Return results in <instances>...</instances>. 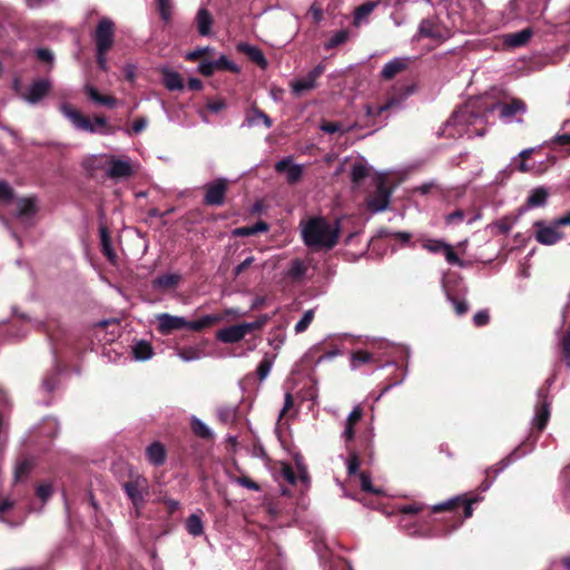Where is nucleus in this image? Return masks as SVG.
Wrapping results in <instances>:
<instances>
[{
	"label": "nucleus",
	"mask_w": 570,
	"mask_h": 570,
	"mask_svg": "<svg viewBox=\"0 0 570 570\" xmlns=\"http://www.w3.org/2000/svg\"><path fill=\"white\" fill-rule=\"evenodd\" d=\"M479 500V498H473L471 500H462L461 497H455L445 502L433 505L432 510L433 512H439L442 510H452L454 511L455 514H458L456 510L459 509L460 505H462L463 519H468L473 513L472 504L478 502Z\"/></svg>",
	"instance_id": "f3484780"
},
{
	"label": "nucleus",
	"mask_w": 570,
	"mask_h": 570,
	"mask_svg": "<svg viewBox=\"0 0 570 570\" xmlns=\"http://www.w3.org/2000/svg\"><path fill=\"white\" fill-rule=\"evenodd\" d=\"M86 92L88 97L95 101L98 105L107 106V107H115L116 106V99L110 96H102L100 95L96 88L92 86H86Z\"/></svg>",
	"instance_id": "4c0bfd02"
},
{
	"label": "nucleus",
	"mask_w": 570,
	"mask_h": 570,
	"mask_svg": "<svg viewBox=\"0 0 570 570\" xmlns=\"http://www.w3.org/2000/svg\"><path fill=\"white\" fill-rule=\"evenodd\" d=\"M424 509V504L419 502L401 504L397 507V511L403 514L402 517L414 515Z\"/></svg>",
	"instance_id": "3c124183"
},
{
	"label": "nucleus",
	"mask_w": 570,
	"mask_h": 570,
	"mask_svg": "<svg viewBox=\"0 0 570 570\" xmlns=\"http://www.w3.org/2000/svg\"><path fill=\"white\" fill-rule=\"evenodd\" d=\"M228 188V179L218 177L204 186V204L208 206H222Z\"/></svg>",
	"instance_id": "9d476101"
},
{
	"label": "nucleus",
	"mask_w": 570,
	"mask_h": 570,
	"mask_svg": "<svg viewBox=\"0 0 570 570\" xmlns=\"http://www.w3.org/2000/svg\"><path fill=\"white\" fill-rule=\"evenodd\" d=\"M303 243L314 250H330L338 242L340 222H328L322 216L311 217L301 223Z\"/></svg>",
	"instance_id": "f03ea898"
},
{
	"label": "nucleus",
	"mask_w": 570,
	"mask_h": 570,
	"mask_svg": "<svg viewBox=\"0 0 570 570\" xmlns=\"http://www.w3.org/2000/svg\"><path fill=\"white\" fill-rule=\"evenodd\" d=\"M238 49L242 52L246 53L248 58L257 66H259L262 69L267 68L268 61L264 56L263 51L258 47L248 43H240L238 45Z\"/></svg>",
	"instance_id": "cd10ccee"
},
{
	"label": "nucleus",
	"mask_w": 570,
	"mask_h": 570,
	"mask_svg": "<svg viewBox=\"0 0 570 570\" xmlns=\"http://www.w3.org/2000/svg\"><path fill=\"white\" fill-rule=\"evenodd\" d=\"M217 70L219 69H228V70H233V71H236L237 70V67L234 65V62H232L226 56L222 55L219 58H217L216 60H213Z\"/></svg>",
	"instance_id": "680f3d73"
},
{
	"label": "nucleus",
	"mask_w": 570,
	"mask_h": 570,
	"mask_svg": "<svg viewBox=\"0 0 570 570\" xmlns=\"http://www.w3.org/2000/svg\"><path fill=\"white\" fill-rule=\"evenodd\" d=\"M313 317H314V312H313V309H308V311H306V312L303 314V316L301 317V320L295 324V331H296V333H302V332H304V331L309 326V324L312 323Z\"/></svg>",
	"instance_id": "5fc2aeb1"
},
{
	"label": "nucleus",
	"mask_w": 570,
	"mask_h": 570,
	"mask_svg": "<svg viewBox=\"0 0 570 570\" xmlns=\"http://www.w3.org/2000/svg\"><path fill=\"white\" fill-rule=\"evenodd\" d=\"M277 173H286L288 184H296L304 174V167L301 164H294L292 156H287L275 164Z\"/></svg>",
	"instance_id": "6ab92c4d"
},
{
	"label": "nucleus",
	"mask_w": 570,
	"mask_h": 570,
	"mask_svg": "<svg viewBox=\"0 0 570 570\" xmlns=\"http://www.w3.org/2000/svg\"><path fill=\"white\" fill-rule=\"evenodd\" d=\"M43 423L48 430V436L55 438L59 433V422L55 417H46Z\"/></svg>",
	"instance_id": "052dcab7"
},
{
	"label": "nucleus",
	"mask_w": 570,
	"mask_h": 570,
	"mask_svg": "<svg viewBox=\"0 0 570 570\" xmlns=\"http://www.w3.org/2000/svg\"><path fill=\"white\" fill-rule=\"evenodd\" d=\"M108 166L106 168V175L115 180L128 178L134 174L132 164L129 158H118L116 156H108Z\"/></svg>",
	"instance_id": "f8f14e48"
},
{
	"label": "nucleus",
	"mask_w": 570,
	"mask_h": 570,
	"mask_svg": "<svg viewBox=\"0 0 570 570\" xmlns=\"http://www.w3.org/2000/svg\"><path fill=\"white\" fill-rule=\"evenodd\" d=\"M549 191L546 187L540 186L532 189L527 198L525 208L542 207L547 204Z\"/></svg>",
	"instance_id": "c85d7f7f"
},
{
	"label": "nucleus",
	"mask_w": 570,
	"mask_h": 570,
	"mask_svg": "<svg viewBox=\"0 0 570 570\" xmlns=\"http://www.w3.org/2000/svg\"><path fill=\"white\" fill-rule=\"evenodd\" d=\"M297 469H298V475H296L293 466H291L289 464H285L282 468L281 475L289 484H295L298 480H301L304 484H308L309 476H308L306 468L304 465L297 463Z\"/></svg>",
	"instance_id": "5701e85b"
},
{
	"label": "nucleus",
	"mask_w": 570,
	"mask_h": 570,
	"mask_svg": "<svg viewBox=\"0 0 570 570\" xmlns=\"http://www.w3.org/2000/svg\"><path fill=\"white\" fill-rule=\"evenodd\" d=\"M178 357L184 362H191L199 358V352L195 348H187L178 352Z\"/></svg>",
	"instance_id": "e2e57ef3"
},
{
	"label": "nucleus",
	"mask_w": 570,
	"mask_h": 570,
	"mask_svg": "<svg viewBox=\"0 0 570 570\" xmlns=\"http://www.w3.org/2000/svg\"><path fill=\"white\" fill-rule=\"evenodd\" d=\"M363 417V407L357 404L348 413L347 417L343 422V430L341 432V439L344 442L345 449L350 448V444L355 440V426Z\"/></svg>",
	"instance_id": "2eb2a0df"
},
{
	"label": "nucleus",
	"mask_w": 570,
	"mask_h": 570,
	"mask_svg": "<svg viewBox=\"0 0 570 570\" xmlns=\"http://www.w3.org/2000/svg\"><path fill=\"white\" fill-rule=\"evenodd\" d=\"M146 456L153 465H161L166 459V451L164 445L159 442L151 443L146 449Z\"/></svg>",
	"instance_id": "2f4dec72"
},
{
	"label": "nucleus",
	"mask_w": 570,
	"mask_h": 570,
	"mask_svg": "<svg viewBox=\"0 0 570 570\" xmlns=\"http://www.w3.org/2000/svg\"><path fill=\"white\" fill-rule=\"evenodd\" d=\"M218 318L214 315H204L203 317L196 320V321H187L183 316H175L170 315L168 313H163L157 316L158 321V331L164 334L168 335L174 331L187 328L194 332L200 331L214 322H216Z\"/></svg>",
	"instance_id": "20e7f679"
},
{
	"label": "nucleus",
	"mask_w": 570,
	"mask_h": 570,
	"mask_svg": "<svg viewBox=\"0 0 570 570\" xmlns=\"http://www.w3.org/2000/svg\"><path fill=\"white\" fill-rule=\"evenodd\" d=\"M238 407L236 405H225L217 410V416L224 424H232L236 421Z\"/></svg>",
	"instance_id": "a19ab883"
},
{
	"label": "nucleus",
	"mask_w": 570,
	"mask_h": 570,
	"mask_svg": "<svg viewBox=\"0 0 570 570\" xmlns=\"http://www.w3.org/2000/svg\"><path fill=\"white\" fill-rule=\"evenodd\" d=\"M37 210L38 208L33 198H20L17 202L16 218L21 225L29 227L33 224Z\"/></svg>",
	"instance_id": "a211bd4d"
},
{
	"label": "nucleus",
	"mask_w": 570,
	"mask_h": 570,
	"mask_svg": "<svg viewBox=\"0 0 570 570\" xmlns=\"http://www.w3.org/2000/svg\"><path fill=\"white\" fill-rule=\"evenodd\" d=\"M59 109L77 131L100 135H110L112 132L107 118L104 116H96L91 120L79 110L72 108L69 104H61Z\"/></svg>",
	"instance_id": "7ed1b4c3"
},
{
	"label": "nucleus",
	"mask_w": 570,
	"mask_h": 570,
	"mask_svg": "<svg viewBox=\"0 0 570 570\" xmlns=\"http://www.w3.org/2000/svg\"><path fill=\"white\" fill-rule=\"evenodd\" d=\"M399 527L406 535L412 538L431 539L439 535L425 520L412 522L409 518L401 517Z\"/></svg>",
	"instance_id": "9b49d317"
},
{
	"label": "nucleus",
	"mask_w": 570,
	"mask_h": 570,
	"mask_svg": "<svg viewBox=\"0 0 570 570\" xmlns=\"http://www.w3.org/2000/svg\"><path fill=\"white\" fill-rule=\"evenodd\" d=\"M476 102H469L450 117L438 132L448 138H474L485 134V114L476 109Z\"/></svg>",
	"instance_id": "f257e3e1"
},
{
	"label": "nucleus",
	"mask_w": 570,
	"mask_h": 570,
	"mask_svg": "<svg viewBox=\"0 0 570 570\" xmlns=\"http://www.w3.org/2000/svg\"><path fill=\"white\" fill-rule=\"evenodd\" d=\"M217 70L213 60L202 61L198 66V71L204 76H212Z\"/></svg>",
	"instance_id": "69168bd1"
},
{
	"label": "nucleus",
	"mask_w": 570,
	"mask_h": 570,
	"mask_svg": "<svg viewBox=\"0 0 570 570\" xmlns=\"http://www.w3.org/2000/svg\"><path fill=\"white\" fill-rule=\"evenodd\" d=\"M100 245L102 254L108 258L109 262L114 263L116 259V253L112 247V240L106 226L99 227Z\"/></svg>",
	"instance_id": "72a5a7b5"
},
{
	"label": "nucleus",
	"mask_w": 570,
	"mask_h": 570,
	"mask_svg": "<svg viewBox=\"0 0 570 570\" xmlns=\"http://www.w3.org/2000/svg\"><path fill=\"white\" fill-rule=\"evenodd\" d=\"M307 273V264L304 259L294 258L289 262L288 268L285 271L284 276L292 282H301Z\"/></svg>",
	"instance_id": "b1692460"
},
{
	"label": "nucleus",
	"mask_w": 570,
	"mask_h": 570,
	"mask_svg": "<svg viewBox=\"0 0 570 570\" xmlns=\"http://www.w3.org/2000/svg\"><path fill=\"white\" fill-rule=\"evenodd\" d=\"M262 322H249L230 325L219 330L216 334L218 341L223 343H236L243 340L248 333L256 328H261Z\"/></svg>",
	"instance_id": "1a4fd4ad"
},
{
	"label": "nucleus",
	"mask_w": 570,
	"mask_h": 570,
	"mask_svg": "<svg viewBox=\"0 0 570 570\" xmlns=\"http://www.w3.org/2000/svg\"><path fill=\"white\" fill-rule=\"evenodd\" d=\"M443 288H444V292H445V295H446V298L452 303L453 307H454V311L455 313L459 315V316H462L464 315L468 311H469V305L468 303L464 301V299H458L455 297H453L449 291L446 289V286L443 285Z\"/></svg>",
	"instance_id": "09e8293b"
},
{
	"label": "nucleus",
	"mask_w": 570,
	"mask_h": 570,
	"mask_svg": "<svg viewBox=\"0 0 570 570\" xmlns=\"http://www.w3.org/2000/svg\"><path fill=\"white\" fill-rule=\"evenodd\" d=\"M360 484H361V489L364 492L373 493V494H381L383 492L381 489L373 487L371 475L365 472L360 473Z\"/></svg>",
	"instance_id": "8fccbe9b"
},
{
	"label": "nucleus",
	"mask_w": 570,
	"mask_h": 570,
	"mask_svg": "<svg viewBox=\"0 0 570 570\" xmlns=\"http://www.w3.org/2000/svg\"><path fill=\"white\" fill-rule=\"evenodd\" d=\"M445 259L451 265H460L462 266V261L459 258V256L454 253L451 245H448L445 249L443 250Z\"/></svg>",
	"instance_id": "774afa93"
},
{
	"label": "nucleus",
	"mask_w": 570,
	"mask_h": 570,
	"mask_svg": "<svg viewBox=\"0 0 570 570\" xmlns=\"http://www.w3.org/2000/svg\"><path fill=\"white\" fill-rule=\"evenodd\" d=\"M464 219V212L462 209H456L453 213H450L445 216V223L448 225H458Z\"/></svg>",
	"instance_id": "338daca9"
},
{
	"label": "nucleus",
	"mask_w": 570,
	"mask_h": 570,
	"mask_svg": "<svg viewBox=\"0 0 570 570\" xmlns=\"http://www.w3.org/2000/svg\"><path fill=\"white\" fill-rule=\"evenodd\" d=\"M13 199V189L6 181H0V202L10 203Z\"/></svg>",
	"instance_id": "13d9d810"
},
{
	"label": "nucleus",
	"mask_w": 570,
	"mask_h": 570,
	"mask_svg": "<svg viewBox=\"0 0 570 570\" xmlns=\"http://www.w3.org/2000/svg\"><path fill=\"white\" fill-rule=\"evenodd\" d=\"M131 350L134 358L139 362L148 361L154 356L151 344L145 340L138 341Z\"/></svg>",
	"instance_id": "f704fd0d"
},
{
	"label": "nucleus",
	"mask_w": 570,
	"mask_h": 570,
	"mask_svg": "<svg viewBox=\"0 0 570 570\" xmlns=\"http://www.w3.org/2000/svg\"><path fill=\"white\" fill-rule=\"evenodd\" d=\"M375 355L368 351H356L351 355V367L352 370L360 368L363 364L374 362Z\"/></svg>",
	"instance_id": "e433bc0d"
},
{
	"label": "nucleus",
	"mask_w": 570,
	"mask_h": 570,
	"mask_svg": "<svg viewBox=\"0 0 570 570\" xmlns=\"http://www.w3.org/2000/svg\"><path fill=\"white\" fill-rule=\"evenodd\" d=\"M115 24L109 18H102L96 29L95 42L97 51H108L114 43Z\"/></svg>",
	"instance_id": "4468645a"
},
{
	"label": "nucleus",
	"mask_w": 570,
	"mask_h": 570,
	"mask_svg": "<svg viewBox=\"0 0 570 570\" xmlns=\"http://www.w3.org/2000/svg\"><path fill=\"white\" fill-rule=\"evenodd\" d=\"M391 193L383 183L379 184L375 193L367 199V208L376 214L387 208L390 204Z\"/></svg>",
	"instance_id": "aec40b11"
},
{
	"label": "nucleus",
	"mask_w": 570,
	"mask_h": 570,
	"mask_svg": "<svg viewBox=\"0 0 570 570\" xmlns=\"http://www.w3.org/2000/svg\"><path fill=\"white\" fill-rule=\"evenodd\" d=\"M259 125H264L266 128H271L273 122L269 116H267L264 111L256 107H253L246 114L245 119L240 127L252 128Z\"/></svg>",
	"instance_id": "412c9836"
},
{
	"label": "nucleus",
	"mask_w": 570,
	"mask_h": 570,
	"mask_svg": "<svg viewBox=\"0 0 570 570\" xmlns=\"http://www.w3.org/2000/svg\"><path fill=\"white\" fill-rule=\"evenodd\" d=\"M448 245L449 244H446L442 240L434 239V240H430V242L425 243L423 245V247L431 253H439V252H443Z\"/></svg>",
	"instance_id": "0e129e2a"
},
{
	"label": "nucleus",
	"mask_w": 570,
	"mask_h": 570,
	"mask_svg": "<svg viewBox=\"0 0 570 570\" xmlns=\"http://www.w3.org/2000/svg\"><path fill=\"white\" fill-rule=\"evenodd\" d=\"M50 89L51 81L49 79L38 78L21 94V98L29 105H36L49 94Z\"/></svg>",
	"instance_id": "dca6fc26"
},
{
	"label": "nucleus",
	"mask_w": 570,
	"mask_h": 570,
	"mask_svg": "<svg viewBox=\"0 0 570 570\" xmlns=\"http://www.w3.org/2000/svg\"><path fill=\"white\" fill-rule=\"evenodd\" d=\"M157 8L160 14V18L168 22L171 18V1L170 0H156Z\"/></svg>",
	"instance_id": "864d4df0"
},
{
	"label": "nucleus",
	"mask_w": 570,
	"mask_h": 570,
	"mask_svg": "<svg viewBox=\"0 0 570 570\" xmlns=\"http://www.w3.org/2000/svg\"><path fill=\"white\" fill-rule=\"evenodd\" d=\"M186 530L193 537H199L204 532V524L199 515L193 513L186 520Z\"/></svg>",
	"instance_id": "37998d69"
},
{
	"label": "nucleus",
	"mask_w": 570,
	"mask_h": 570,
	"mask_svg": "<svg viewBox=\"0 0 570 570\" xmlns=\"http://www.w3.org/2000/svg\"><path fill=\"white\" fill-rule=\"evenodd\" d=\"M180 279L181 276L178 273L161 274L151 281V287L163 292L174 289L178 286Z\"/></svg>",
	"instance_id": "4be33fe9"
},
{
	"label": "nucleus",
	"mask_w": 570,
	"mask_h": 570,
	"mask_svg": "<svg viewBox=\"0 0 570 570\" xmlns=\"http://www.w3.org/2000/svg\"><path fill=\"white\" fill-rule=\"evenodd\" d=\"M407 60L409 59L404 57H395L392 60L387 61L381 70V77L385 80L392 79L399 72L406 68Z\"/></svg>",
	"instance_id": "393cba45"
},
{
	"label": "nucleus",
	"mask_w": 570,
	"mask_h": 570,
	"mask_svg": "<svg viewBox=\"0 0 570 570\" xmlns=\"http://www.w3.org/2000/svg\"><path fill=\"white\" fill-rule=\"evenodd\" d=\"M190 426L193 432L202 439H212L214 436L213 431L207 426V424L196 416L191 417Z\"/></svg>",
	"instance_id": "79ce46f5"
},
{
	"label": "nucleus",
	"mask_w": 570,
	"mask_h": 570,
	"mask_svg": "<svg viewBox=\"0 0 570 570\" xmlns=\"http://www.w3.org/2000/svg\"><path fill=\"white\" fill-rule=\"evenodd\" d=\"M321 130L327 134H346L348 129H345V127L340 122H325L321 125Z\"/></svg>",
	"instance_id": "4d7b16f0"
},
{
	"label": "nucleus",
	"mask_w": 570,
	"mask_h": 570,
	"mask_svg": "<svg viewBox=\"0 0 570 570\" xmlns=\"http://www.w3.org/2000/svg\"><path fill=\"white\" fill-rule=\"evenodd\" d=\"M163 82L170 91L181 90L184 88V80L177 71L169 68H163Z\"/></svg>",
	"instance_id": "c756f323"
},
{
	"label": "nucleus",
	"mask_w": 570,
	"mask_h": 570,
	"mask_svg": "<svg viewBox=\"0 0 570 570\" xmlns=\"http://www.w3.org/2000/svg\"><path fill=\"white\" fill-rule=\"evenodd\" d=\"M570 225V212L554 219L551 224H544L543 222H537L534 224L535 230V239L543 245H554L558 243L563 234L560 233L559 228L561 226Z\"/></svg>",
	"instance_id": "39448f33"
},
{
	"label": "nucleus",
	"mask_w": 570,
	"mask_h": 570,
	"mask_svg": "<svg viewBox=\"0 0 570 570\" xmlns=\"http://www.w3.org/2000/svg\"><path fill=\"white\" fill-rule=\"evenodd\" d=\"M556 376L552 375L546 381L547 386L541 387L537 392L538 402L534 407L533 424L542 431L550 419L551 414V401L549 399V389L554 383Z\"/></svg>",
	"instance_id": "0eeeda50"
},
{
	"label": "nucleus",
	"mask_w": 570,
	"mask_h": 570,
	"mask_svg": "<svg viewBox=\"0 0 570 570\" xmlns=\"http://www.w3.org/2000/svg\"><path fill=\"white\" fill-rule=\"evenodd\" d=\"M559 346L566 365L570 368V321L567 330L559 335Z\"/></svg>",
	"instance_id": "58836bf2"
},
{
	"label": "nucleus",
	"mask_w": 570,
	"mask_h": 570,
	"mask_svg": "<svg viewBox=\"0 0 570 570\" xmlns=\"http://www.w3.org/2000/svg\"><path fill=\"white\" fill-rule=\"evenodd\" d=\"M379 6L377 1H367L357 8H355L353 13V24L358 28L364 23L368 22L370 14L375 10Z\"/></svg>",
	"instance_id": "bb28decb"
},
{
	"label": "nucleus",
	"mask_w": 570,
	"mask_h": 570,
	"mask_svg": "<svg viewBox=\"0 0 570 570\" xmlns=\"http://www.w3.org/2000/svg\"><path fill=\"white\" fill-rule=\"evenodd\" d=\"M346 451L348 452V456L345 460L347 474L354 475L358 472L360 469L358 454L351 448L346 449Z\"/></svg>",
	"instance_id": "49530a36"
},
{
	"label": "nucleus",
	"mask_w": 570,
	"mask_h": 570,
	"mask_svg": "<svg viewBox=\"0 0 570 570\" xmlns=\"http://www.w3.org/2000/svg\"><path fill=\"white\" fill-rule=\"evenodd\" d=\"M316 87V80L312 78L308 73L297 80L291 82V88L294 95L299 96L305 91H308Z\"/></svg>",
	"instance_id": "c9c22d12"
},
{
	"label": "nucleus",
	"mask_w": 570,
	"mask_h": 570,
	"mask_svg": "<svg viewBox=\"0 0 570 570\" xmlns=\"http://www.w3.org/2000/svg\"><path fill=\"white\" fill-rule=\"evenodd\" d=\"M532 35V30L530 28H525L517 32L507 35L504 38V43L509 47L518 48L525 45L530 40Z\"/></svg>",
	"instance_id": "7c9ffc66"
},
{
	"label": "nucleus",
	"mask_w": 570,
	"mask_h": 570,
	"mask_svg": "<svg viewBox=\"0 0 570 570\" xmlns=\"http://www.w3.org/2000/svg\"><path fill=\"white\" fill-rule=\"evenodd\" d=\"M348 37L350 32L347 30H340L335 32L327 42H325L324 48L326 50H331L337 46H341L347 41Z\"/></svg>",
	"instance_id": "de8ad7c7"
},
{
	"label": "nucleus",
	"mask_w": 570,
	"mask_h": 570,
	"mask_svg": "<svg viewBox=\"0 0 570 570\" xmlns=\"http://www.w3.org/2000/svg\"><path fill=\"white\" fill-rule=\"evenodd\" d=\"M36 493L42 502H47L52 494V484L49 482L39 484L36 489Z\"/></svg>",
	"instance_id": "6e6d98bb"
},
{
	"label": "nucleus",
	"mask_w": 570,
	"mask_h": 570,
	"mask_svg": "<svg viewBox=\"0 0 570 570\" xmlns=\"http://www.w3.org/2000/svg\"><path fill=\"white\" fill-rule=\"evenodd\" d=\"M499 111V117L504 124L521 122L527 112V106L521 99H512L510 102H497L488 112Z\"/></svg>",
	"instance_id": "6e6552de"
},
{
	"label": "nucleus",
	"mask_w": 570,
	"mask_h": 570,
	"mask_svg": "<svg viewBox=\"0 0 570 570\" xmlns=\"http://www.w3.org/2000/svg\"><path fill=\"white\" fill-rule=\"evenodd\" d=\"M122 489L136 509L144 505L145 493L148 489V482L145 478L138 475L134 480L124 483Z\"/></svg>",
	"instance_id": "ddd939ff"
},
{
	"label": "nucleus",
	"mask_w": 570,
	"mask_h": 570,
	"mask_svg": "<svg viewBox=\"0 0 570 570\" xmlns=\"http://www.w3.org/2000/svg\"><path fill=\"white\" fill-rule=\"evenodd\" d=\"M195 22H196L197 31L200 36L207 37V36L212 35L214 19L207 9L200 8L197 11Z\"/></svg>",
	"instance_id": "a878e982"
},
{
	"label": "nucleus",
	"mask_w": 570,
	"mask_h": 570,
	"mask_svg": "<svg viewBox=\"0 0 570 570\" xmlns=\"http://www.w3.org/2000/svg\"><path fill=\"white\" fill-rule=\"evenodd\" d=\"M402 108V101L397 98H391L382 105L364 106L365 127H372V131L384 127L386 125L387 117L381 118V116L390 110H400Z\"/></svg>",
	"instance_id": "423d86ee"
},
{
	"label": "nucleus",
	"mask_w": 570,
	"mask_h": 570,
	"mask_svg": "<svg viewBox=\"0 0 570 570\" xmlns=\"http://www.w3.org/2000/svg\"><path fill=\"white\" fill-rule=\"evenodd\" d=\"M368 175V168L363 159L355 160L351 166V179L357 184Z\"/></svg>",
	"instance_id": "ea45409f"
},
{
	"label": "nucleus",
	"mask_w": 570,
	"mask_h": 570,
	"mask_svg": "<svg viewBox=\"0 0 570 570\" xmlns=\"http://www.w3.org/2000/svg\"><path fill=\"white\" fill-rule=\"evenodd\" d=\"M532 450V446L528 451L520 452V448L514 449L509 455L502 459L499 463V468L494 470L495 476L507 469L511 463L525 455Z\"/></svg>",
	"instance_id": "a18cd8bd"
},
{
	"label": "nucleus",
	"mask_w": 570,
	"mask_h": 570,
	"mask_svg": "<svg viewBox=\"0 0 570 570\" xmlns=\"http://www.w3.org/2000/svg\"><path fill=\"white\" fill-rule=\"evenodd\" d=\"M59 370L55 368L51 373L47 374L42 380V389L47 392H52L58 385Z\"/></svg>",
	"instance_id": "603ef678"
},
{
	"label": "nucleus",
	"mask_w": 570,
	"mask_h": 570,
	"mask_svg": "<svg viewBox=\"0 0 570 570\" xmlns=\"http://www.w3.org/2000/svg\"><path fill=\"white\" fill-rule=\"evenodd\" d=\"M33 462L31 459H23L17 462L13 478L16 482L22 481L31 471Z\"/></svg>",
	"instance_id": "c03bdc74"
},
{
	"label": "nucleus",
	"mask_w": 570,
	"mask_h": 570,
	"mask_svg": "<svg viewBox=\"0 0 570 570\" xmlns=\"http://www.w3.org/2000/svg\"><path fill=\"white\" fill-rule=\"evenodd\" d=\"M420 38L440 39L442 37L438 23L432 19H423L417 29Z\"/></svg>",
	"instance_id": "473e14b6"
},
{
	"label": "nucleus",
	"mask_w": 570,
	"mask_h": 570,
	"mask_svg": "<svg viewBox=\"0 0 570 570\" xmlns=\"http://www.w3.org/2000/svg\"><path fill=\"white\" fill-rule=\"evenodd\" d=\"M14 505V501L11 500V499H3L0 501V522L2 523H6L10 527L13 525V523L9 522L6 518H4V513L8 512L10 509H12Z\"/></svg>",
	"instance_id": "bf43d9fd"
}]
</instances>
